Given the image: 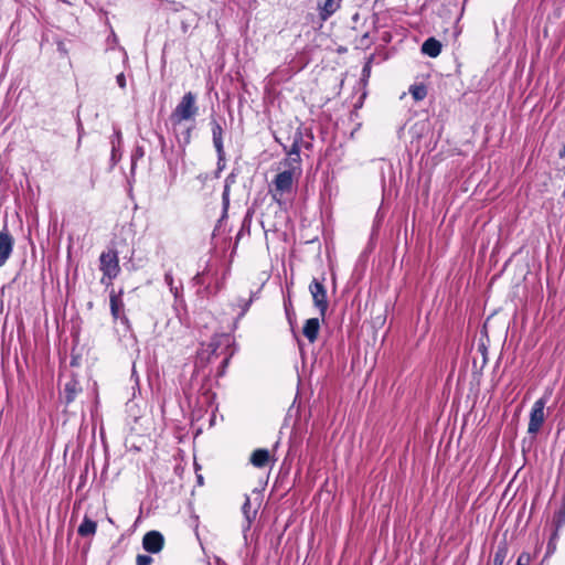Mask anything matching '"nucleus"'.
Wrapping results in <instances>:
<instances>
[{"mask_svg": "<svg viewBox=\"0 0 565 565\" xmlns=\"http://www.w3.org/2000/svg\"><path fill=\"white\" fill-rule=\"evenodd\" d=\"M231 343V338L227 334L215 335L211 339V342L207 344L206 349H202L198 354L199 363L203 364L205 362H212L214 358H217L223 354V352L218 353V349L224 347L225 350H228ZM224 359L222 361V366L225 367L232 356V353H224Z\"/></svg>", "mask_w": 565, "mask_h": 565, "instance_id": "obj_1", "label": "nucleus"}, {"mask_svg": "<svg viewBox=\"0 0 565 565\" xmlns=\"http://www.w3.org/2000/svg\"><path fill=\"white\" fill-rule=\"evenodd\" d=\"M99 269L103 273L100 282L109 286L111 281L119 275L120 266L118 254L114 249L103 252L99 256Z\"/></svg>", "mask_w": 565, "mask_h": 565, "instance_id": "obj_2", "label": "nucleus"}, {"mask_svg": "<svg viewBox=\"0 0 565 565\" xmlns=\"http://www.w3.org/2000/svg\"><path fill=\"white\" fill-rule=\"evenodd\" d=\"M195 100L196 97L192 92L184 94L171 115V121L174 126L195 117L199 110Z\"/></svg>", "mask_w": 565, "mask_h": 565, "instance_id": "obj_3", "label": "nucleus"}, {"mask_svg": "<svg viewBox=\"0 0 565 565\" xmlns=\"http://www.w3.org/2000/svg\"><path fill=\"white\" fill-rule=\"evenodd\" d=\"M548 401V395H544L536 399L532 406V409L530 412V420H529V427L527 433L531 435H536L540 429L542 428L544 422H545V413L544 408Z\"/></svg>", "mask_w": 565, "mask_h": 565, "instance_id": "obj_4", "label": "nucleus"}, {"mask_svg": "<svg viewBox=\"0 0 565 565\" xmlns=\"http://www.w3.org/2000/svg\"><path fill=\"white\" fill-rule=\"evenodd\" d=\"M295 174L296 173H294V169H286L276 175V178L273 181V196L276 201H279L278 195L291 192Z\"/></svg>", "mask_w": 565, "mask_h": 565, "instance_id": "obj_5", "label": "nucleus"}, {"mask_svg": "<svg viewBox=\"0 0 565 565\" xmlns=\"http://www.w3.org/2000/svg\"><path fill=\"white\" fill-rule=\"evenodd\" d=\"M211 130H212V140H213V146L216 150V153H217V167L218 169H223L224 166H225V151H224V146H223V128L221 126V124L212 118L211 119Z\"/></svg>", "mask_w": 565, "mask_h": 565, "instance_id": "obj_6", "label": "nucleus"}, {"mask_svg": "<svg viewBox=\"0 0 565 565\" xmlns=\"http://www.w3.org/2000/svg\"><path fill=\"white\" fill-rule=\"evenodd\" d=\"M302 141V134L301 131H296L294 136V141L291 145V148L287 151V158L284 160L282 164L287 169H294V173L296 171H300L299 164H300V142Z\"/></svg>", "mask_w": 565, "mask_h": 565, "instance_id": "obj_7", "label": "nucleus"}, {"mask_svg": "<svg viewBox=\"0 0 565 565\" xmlns=\"http://www.w3.org/2000/svg\"><path fill=\"white\" fill-rule=\"evenodd\" d=\"M309 290L312 296L315 306L323 317L328 310L327 290L324 286L318 279L313 278L309 285Z\"/></svg>", "mask_w": 565, "mask_h": 565, "instance_id": "obj_8", "label": "nucleus"}, {"mask_svg": "<svg viewBox=\"0 0 565 565\" xmlns=\"http://www.w3.org/2000/svg\"><path fill=\"white\" fill-rule=\"evenodd\" d=\"M164 545V537L158 531H149L143 535L142 547L146 552L157 554Z\"/></svg>", "mask_w": 565, "mask_h": 565, "instance_id": "obj_9", "label": "nucleus"}, {"mask_svg": "<svg viewBox=\"0 0 565 565\" xmlns=\"http://www.w3.org/2000/svg\"><path fill=\"white\" fill-rule=\"evenodd\" d=\"M122 291L120 290L116 294L114 290L110 291L109 302H110V313L115 320H120L124 324H128L129 320L124 313V301L121 299Z\"/></svg>", "mask_w": 565, "mask_h": 565, "instance_id": "obj_10", "label": "nucleus"}, {"mask_svg": "<svg viewBox=\"0 0 565 565\" xmlns=\"http://www.w3.org/2000/svg\"><path fill=\"white\" fill-rule=\"evenodd\" d=\"M14 239L7 231L0 232V268L10 258L13 250Z\"/></svg>", "mask_w": 565, "mask_h": 565, "instance_id": "obj_11", "label": "nucleus"}, {"mask_svg": "<svg viewBox=\"0 0 565 565\" xmlns=\"http://www.w3.org/2000/svg\"><path fill=\"white\" fill-rule=\"evenodd\" d=\"M342 0H318L317 9L322 21H327L341 8Z\"/></svg>", "mask_w": 565, "mask_h": 565, "instance_id": "obj_12", "label": "nucleus"}, {"mask_svg": "<svg viewBox=\"0 0 565 565\" xmlns=\"http://www.w3.org/2000/svg\"><path fill=\"white\" fill-rule=\"evenodd\" d=\"M320 330V321L318 318H310L305 322L302 328L303 335L308 339L310 343H313Z\"/></svg>", "mask_w": 565, "mask_h": 565, "instance_id": "obj_13", "label": "nucleus"}, {"mask_svg": "<svg viewBox=\"0 0 565 565\" xmlns=\"http://www.w3.org/2000/svg\"><path fill=\"white\" fill-rule=\"evenodd\" d=\"M422 52L430 57H436L441 52V43L435 38H429L423 43Z\"/></svg>", "mask_w": 565, "mask_h": 565, "instance_id": "obj_14", "label": "nucleus"}, {"mask_svg": "<svg viewBox=\"0 0 565 565\" xmlns=\"http://www.w3.org/2000/svg\"><path fill=\"white\" fill-rule=\"evenodd\" d=\"M97 530V523L89 519L88 516H85L83 519V522L79 524L77 529L78 535L82 537L93 536L96 533Z\"/></svg>", "mask_w": 565, "mask_h": 565, "instance_id": "obj_15", "label": "nucleus"}, {"mask_svg": "<svg viewBox=\"0 0 565 565\" xmlns=\"http://www.w3.org/2000/svg\"><path fill=\"white\" fill-rule=\"evenodd\" d=\"M269 461L267 449H256L250 456V463L256 468H264Z\"/></svg>", "mask_w": 565, "mask_h": 565, "instance_id": "obj_16", "label": "nucleus"}, {"mask_svg": "<svg viewBox=\"0 0 565 565\" xmlns=\"http://www.w3.org/2000/svg\"><path fill=\"white\" fill-rule=\"evenodd\" d=\"M164 282L169 287L170 292L174 296L175 299H178L182 292V285L180 284L179 286H177L174 284V278L171 270L166 271Z\"/></svg>", "mask_w": 565, "mask_h": 565, "instance_id": "obj_17", "label": "nucleus"}, {"mask_svg": "<svg viewBox=\"0 0 565 565\" xmlns=\"http://www.w3.org/2000/svg\"><path fill=\"white\" fill-rule=\"evenodd\" d=\"M508 556V545L505 542H501L493 556V565H503Z\"/></svg>", "mask_w": 565, "mask_h": 565, "instance_id": "obj_18", "label": "nucleus"}, {"mask_svg": "<svg viewBox=\"0 0 565 565\" xmlns=\"http://www.w3.org/2000/svg\"><path fill=\"white\" fill-rule=\"evenodd\" d=\"M78 383L75 380H72L65 384V398L67 403L74 401L76 394L78 393Z\"/></svg>", "mask_w": 565, "mask_h": 565, "instance_id": "obj_19", "label": "nucleus"}, {"mask_svg": "<svg viewBox=\"0 0 565 565\" xmlns=\"http://www.w3.org/2000/svg\"><path fill=\"white\" fill-rule=\"evenodd\" d=\"M558 533H559V531L554 529L553 533L551 534L548 542H547V546H546L545 558L550 557L551 555H553L555 553V551L557 548V541L559 537Z\"/></svg>", "mask_w": 565, "mask_h": 565, "instance_id": "obj_20", "label": "nucleus"}, {"mask_svg": "<svg viewBox=\"0 0 565 565\" xmlns=\"http://www.w3.org/2000/svg\"><path fill=\"white\" fill-rule=\"evenodd\" d=\"M409 93L416 102L423 100L427 96V88L425 85H413Z\"/></svg>", "mask_w": 565, "mask_h": 565, "instance_id": "obj_21", "label": "nucleus"}, {"mask_svg": "<svg viewBox=\"0 0 565 565\" xmlns=\"http://www.w3.org/2000/svg\"><path fill=\"white\" fill-rule=\"evenodd\" d=\"M554 529L559 531L565 525V507L555 512L553 516Z\"/></svg>", "mask_w": 565, "mask_h": 565, "instance_id": "obj_22", "label": "nucleus"}, {"mask_svg": "<svg viewBox=\"0 0 565 565\" xmlns=\"http://www.w3.org/2000/svg\"><path fill=\"white\" fill-rule=\"evenodd\" d=\"M153 562V558L146 554H139L136 558V565H151Z\"/></svg>", "mask_w": 565, "mask_h": 565, "instance_id": "obj_23", "label": "nucleus"}, {"mask_svg": "<svg viewBox=\"0 0 565 565\" xmlns=\"http://www.w3.org/2000/svg\"><path fill=\"white\" fill-rule=\"evenodd\" d=\"M178 140L183 146H186L190 143L191 140V128H186L180 137H178Z\"/></svg>", "mask_w": 565, "mask_h": 565, "instance_id": "obj_24", "label": "nucleus"}, {"mask_svg": "<svg viewBox=\"0 0 565 565\" xmlns=\"http://www.w3.org/2000/svg\"><path fill=\"white\" fill-rule=\"evenodd\" d=\"M284 307H285L286 316H287L288 320L291 322V316H294L295 312L292 310V305H291L290 298H287L284 300Z\"/></svg>", "mask_w": 565, "mask_h": 565, "instance_id": "obj_25", "label": "nucleus"}, {"mask_svg": "<svg viewBox=\"0 0 565 565\" xmlns=\"http://www.w3.org/2000/svg\"><path fill=\"white\" fill-rule=\"evenodd\" d=\"M116 83L117 85L121 88V89H125L126 86H127V81H126V76L124 73H119L117 76H116Z\"/></svg>", "mask_w": 565, "mask_h": 565, "instance_id": "obj_26", "label": "nucleus"}, {"mask_svg": "<svg viewBox=\"0 0 565 565\" xmlns=\"http://www.w3.org/2000/svg\"><path fill=\"white\" fill-rule=\"evenodd\" d=\"M250 302H252V299H249L248 301H245L244 305H242L241 316H244L247 312V310L250 306Z\"/></svg>", "mask_w": 565, "mask_h": 565, "instance_id": "obj_27", "label": "nucleus"}, {"mask_svg": "<svg viewBox=\"0 0 565 565\" xmlns=\"http://www.w3.org/2000/svg\"><path fill=\"white\" fill-rule=\"evenodd\" d=\"M193 280L195 281V284H200V285H201V284H203V281H202V275H201V274H198V275L193 278Z\"/></svg>", "mask_w": 565, "mask_h": 565, "instance_id": "obj_28", "label": "nucleus"}, {"mask_svg": "<svg viewBox=\"0 0 565 565\" xmlns=\"http://www.w3.org/2000/svg\"><path fill=\"white\" fill-rule=\"evenodd\" d=\"M558 156H559L561 158H564V157H565V146L562 148V150H559Z\"/></svg>", "mask_w": 565, "mask_h": 565, "instance_id": "obj_29", "label": "nucleus"}, {"mask_svg": "<svg viewBox=\"0 0 565 565\" xmlns=\"http://www.w3.org/2000/svg\"><path fill=\"white\" fill-rule=\"evenodd\" d=\"M111 142H113V159H115V156H116V148H115V145H114V140H113Z\"/></svg>", "mask_w": 565, "mask_h": 565, "instance_id": "obj_30", "label": "nucleus"}, {"mask_svg": "<svg viewBox=\"0 0 565 565\" xmlns=\"http://www.w3.org/2000/svg\"><path fill=\"white\" fill-rule=\"evenodd\" d=\"M522 558H523V555H521L516 562V565H525V564H522Z\"/></svg>", "mask_w": 565, "mask_h": 565, "instance_id": "obj_31", "label": "nucleus"}, {"mask_svg": "<svg viewBox=\"0 0 565 565\" xmlns=\"http://www.w3.org/2000/svg\"><path fill=\"white\" fill-rule=\"evenodd\" d=\"M120 136H121V135H120V131H119V130L115 132V137H116V138L120 139Z\"/></svg>", "mask_w": 565, "mask_h": 565, "instance_id": "obj_32", "label": "nucleus"}, {"mask_svg": "<svg viewBox=\"0 0 565 565\" xmlns=\"http://www.w3.org/2000/svg\"><path fill=\"white\" fill-rule=\"evenodd\" d=\"M245 507H249V499L247 498L245 503H244Z\"/></svg>", "mask_w": 565, "mask_h": 565, "instance_id": "obj_33", "label": "nucleus"}, {"mask_svg": "<svg viewBox=\"0 0 565 565\" xmlns=\"http://www.w3.org/2000/svg\"><path fill=\"white\" fill-rule=\"evenodd\" d=\"M216 288H217V290H220L222 288V285L217 284Z\"/></svg>", "mask_w": 565, "mask_h": 565, "instance_id": "obj_34", "label": "nucleus"}]
</instances>
